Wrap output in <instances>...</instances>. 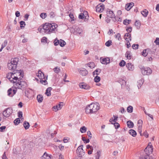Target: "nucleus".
<instances>
[{
	"label": "nucleus",
	"instance_id": "46",
	"mask_svg": "<svg viewBox=\"0 0 159 159\" xmlns=\"http://www.w3.org/2000/svg\"><path fill=\"white\" fill-rule=\"evenodd\" d=\"M82 140L85 143H88L89 142V139H86L84 137H82Z\"/></svg>",
	"mask_w": 159,
	"mask_h": 159
},
{
	"label": "nucleus",
	"instance_id": "18",
	"mask_svg": "<svg viewBox=\"0 0 159 159\" xmlns=\"http://www.w3.org/2000/svg\"><path fill=\"white\" fill-rule=\"evenodd\" d=\"M118 82L121 84L122 88H124L125 86L126 82L123 79H121L118 80Z\"/></svg>",
	"mask_w": 159,
	"mask_h": 159
},
{
	"label": "nucleus",
	"instance_id": "36",
	"mask_svg": "<svg viewBox=\"0 0 159 159\" xmlns=\"http://www.w3.org/2000/svg\"><path fill=\"white\" fill-rule=\"evenodd\" d=\"M59 44L61 47H63L66 44V43L64 40L62 39H60V41Z\"/></svg>",
	"mask_w": 159,
	"mask_h": 159
},
{
	"label": "nucleus",
	"instance_id": "39",
	"mask_svg": "<svg viewBox=\"0 0 159 159\" xmlns=\"http://www.w3.org/2000/svg\"><path fill=\"white\" fill-rule=\"evenodd\" d=\"M100 77L97 75V76L94 77V80L95 82L98 83L100 80Z\"/></svg>",
	"mask_w": 159,
	"mask_h": 159
},
{
	"label": "nucleus",
	"instance_id": "16",
	"mask_svg": "<svg viewBox=\"0 0 159 159\" xmlns=\"http://www.w3.org/2000/svg\"><path fill=\"white\" fill-rule=\"evenodd\" d=\"M99 109V104L96 103V104L93 103V109L92 110V113H94L98 111Z\"/></svg>",
	"mask_w": 159,
	"mask_h": 159
},
{
	"label": "nucleus",
	"instance_id": "8",
	"mask_svg": "<svg viewBox=\"0 0 159 159\" xmlns=\"http://www.w3.org/2000/svg\"><path fill=\"white\" fill-rule=\"evenodd\" d=\"M104 5L103 4L101 3L97 5L96 7V11L101 13L104 10Z\"/></svg>",
	"mask_w": 159,
	"mask_h": 159
},
{
	"label": "nucleus",
	"instance_id": "4",
	"mask_svg": "<svg viewBox=\"0 0 159 159\" xmlns=\"http://www.w3.org/2000/svg\"><path fill=\"white\" fill-rule=\"evenodd\" d=\"M19 61V59L17 58H15L13 59H11V61L10 62L14 64V66L13 67H11V64L8 63L7 66L8 69L10 70H15L16 69L17 67V65L18 62Z\"/></svg>",
	"mask_w": 159,
	"mask_h": 159
},
{
	"label": "nucleus",
	"instance_id": "53",
	"mask_svg": "<svg viewBox=\"0 0 159 159\" xmlns=\"http://www.w3.org/2000/svg\"><path fill=\"white\" fill-rule=\"evenodd\" d=\"M54 70L55 72L58 73L59 72L60 69L58 67H56L54 69Z\"/></svg>",
	"mask_w": 159,
	"mask_h": 159
},
{
	"label": "nucleus",
	"instance_id": "10",
	"mask_svg": "<svg viewBox=\"0 0 159 159\" xmlns=\"http://www.w3.org/2000/svg\"><path fill=\"white\" fill-rule=\"evenodd\" d=\"M110 58L108 57L106 58L101 57L100 58V61L102 64L107 65L110 63Z\"/></svg>",
	"mask_w": 159,
	"mask_h": 159
},
{
	"label": "nucleus",
	"instance_id": "12",
	"mask_svg": "<svg viewBox=\"0 0 159 159\" xmlns=\"http://www.w3.org/2000/svg\"><path fill=\"white\" fill-rule=\"evenodd\" d=\"M71 32L74 34H80L82 32V30L79 28L78 27H75L74 28H72L71 30Z\"/></svg>",
	"mask_w": 159,
	"mask_h": 159
},
{
	"label": "nucleus",
	"instance_id": "31",
	"mask_svg": "<svg viewBox=\"0 0 159 159\" xmlns=\"http://www.w3.org/2000/svg\"><path fill=\"white\" fill-rule=\"evenodd\" d=\"M37 99L38 102L40 103L43 100V97L41 95H39L37 96Z\"/></svg>",
	"mask_w": 159,
	"mask_h": 159
},
{
	"label": "nucleus",
	"instance_id": "61",
	"mask_svg": "<svg viewBox=\"0 0 159 159\" xmlns=\"http://www.w3.org/2000/svg\"><path fill=\"white\" fill-rule=\"evenodd\" d=\"M6 128V126H2L0 127V131L3 132V130H4Z\"/></svg>",
	"mask_w": 159,
	"mask_h": 159
},
{
	"label": "nucleus",
	"instance_id": "52",
	"mask_svg": "<svg viewBox=\"0 0 159 159\" xmlns=\"http://www.w3.org/2000/svg\"><path fill=\"white\" fill-rule=\"evenodd\" d=\"M125 40H126V41H127L128 42H127V48H129L131 46V45H130V43L129 42V41L128 40V39L127 38H125Z\"/></svg>",
	"mask_w": 159,
	"mask_h": 159
},
{
	"label": "nucleus",
	"instance_id": "14",
	"mask_svg": "<svg viewBox=\"0 0 159 159\" xmlns=\"http://www.w3.org/2000/svg\"><path fill=\"white\" fill-rule=\"evenodd\" d=\"M16 92V89L12 90L11 88L9 89L7 91L8 95L10 97H12Z\"/></svg>",
	"mask_w": 159,
	"mask_h": 159
},
{
	"label": "nucleus",
	"instance_id": "24",
	"mask_svg": "<svg viewBox=\"0 0 159 159\" xmlns=\"http://www.w3.org/2000/svg\"><path fill=\"white\" fill-rule=\"evenodd\" d=\"M41 159H51L50 156L48 155L46 152H45L43 155L41 157Z\"/></svg>",
	"mask_w": 159,
	"mask_h": 159
},
{
	"label": "nucleus",
	"instance_id": "58",
	"mask_svg": "<svg viewBox=\"0 0 159 159\" xmlns=\"http://www.w3.org/2000/svg\"><path fill=\"white\" fill-rule=\"evenodd\" d=\"M126 31L128 33L131 32L132 31V27H128L126 30Z\"/></svg>",
	"mask_w": 159,
	"mask_h": 159
},
{
	"label": "nucleus",
	"instance_id": "40",
	"mask_svg": "<svg viewBox=\"0 0 159 159\" xmlns=\"http://www.w3.org/2000/svg\"><path fill=\"white\" fill-rule=\"evenodd\" d=\"M40 17L42 19H44L47 16V14L45 13H42L40 15Z\"/></svg>",
	"mask_w": 159,
	"mask_h": 159
},
{
	"label": "nucleus",
	"instance_id": "7",
	"mask_svg": "<svg viewBox=\"0 0 159 159\" xmlns=\"http://www.w3.org/2000/svg\"><path fill=\"white\" fill-rule=\"evenodd\" d=\"M12 112V109L10 108H8L3 111L2 114L4 117H7L9 116Z\"/></svg>",
	"mask_w": 159,
	"mask_h": 159
},
{
	"label": "nucleus",
	"instance_id": "2",
	"mask_svg": "<svg viewBox=\"0 0 159 159\" xmlns=\"http://www.w3.org/2000/svg\"><path fill=\"white\" fill-rule=\"evenodd\" d=\"M18 75H20V76L23 77V74L22 73L21 70H19V72L10 73L9 75H8L7 78L11 82L13 83L14 84L15 83L17 82V80L19 79H20V77L19 78L17 77Z\"/></svg>",
	"mask_w": 159,
	"mask_h": 159
},
{
	"label": "nucleus",
	"instance_id": "41",
	"mask_svg": "<svg viewBox=\"0 0 159 159\" xmlns=\"http://www.w3.org/2000/svg\"><path fill=\"white\" fill-rule=\"evenodd\" d=\"M20 118H17L14 120V122L15 125H17L20 123Z\"/></svg>",
	"mask_w": 159,
	"mask_h": 159
},
{
	"label": "nucleus",
	"instance_id": "54",
	"mask_svg": "<svg viewBox=\"0 0 159 159\" xmlns=\"http://www.w3.org/2000/svg\"><path fill=\"white\" fill-rule=\"evenodd\" d=\"M7 40H5L4 43H2V44L1 47H3V48H4L7 46Z\"/></svg>",
	"mask_w": 159,
	"mask_h": 159
},
{
	"label": "nucleus",
	"instance_id": "20",
	"mask_svg": "<svg viewBox=\"0 0 159 159\" xmlns=\"http://www.w3.org/2000/svg\"><path fill=\"white\" fill-rule=\"evenodd\" d=\"M126 66L128 70H132L134 68V66L130 63H127L126 65Z\"/></svg>",
	"mask_w": 159,
	"mask_h": 159
},
{
	"label": "nucleus",
	"instance_id": "25",
	"mask_svg": "<svg viewBox=\"0 0 159 159\" xmlns=\"http://www.w3.org/2000/svg\"><path fill=\"white\" fill-rule=\"evenodd\" d=\"M127 124L128 127L130 128H132L134 125L133 123L130 120L127 122Z\"/></svg>",
	"mask_w": 159,
	"mask_h": 159
},
{
	"label": "nucleus",
	"instance_id": "30",
	"mask_svg": "<svg viewBox=\"0 0 159 159\" xmlns=\"http://www.w3.org/2000/svg\"><path fill=\"white\" fill-rule=\"evenodd\" d=\"M148 11L145 9L144 10L142 11L141 13L144 17H146L148 15Z\"/></svg>",
	"mask_w": 159,
	"mask_h": 159
},
{
	"label": "nucleus",
	"instance_id": "9",
	"mask_svg": "<svg viewBox=\"0 0 159 159\" xmlns=\"http://www.w3.org/2000/svg\"><path fill=\"white\" fill-rule=\"evenodd\" d=\"M93 103L88 105L85 109V112L87 114L92 113Z\"/></svg>",
	"mask_w": 159,
	"mask_h": 159
},
{
	"label": "nucleus",
	"instance_id": "17",
	"mask_svg": "<svg viewBox=\"0 0 159 159\" xmlns=\"http://www.w3.org/2000/svg\"><path fill=\"white\" fill-rule=\"evenodd\" d=\"M107 16L109 17H113L115 16V14L113 11L108 9L107 10Z\"/></svg>",
	"mask_w": 159,
	"mask_h": 159
},
{
	"label": "nucleus",
	"instance_id": "33",
	"mask_svg": "<svg viewBox=\"0 0 159 159\" xmlns=\"http://www.w3.org/2000/svg\"><path fill=\"white\" fill-rule=\"evenodd\" d=\"M130 51H127L126 52L125 54L126 57L129 59H131V56L130 55Z\"/></svg>",
	"mask_w": 159,
	"mask_h": 159
},
{
	"label": "nucleus",
	"instance_id": "56",
	"mask_svg": "<svg viewBox=\"0 0 159 159\" xmlns=\"http://www.w3.org/2000/svg\"><path fill=\"white\" fill-rule=\"evenodd\" d=\"M47 39L45 37H43L41 39L42 42L47 43Z\"/></svg>",
	"mask_w": 159,
	"mask_h": 159
},
{
	"label": "nucleus",
	"instance_id": "11",
	"mask_svg": "<svg viewBox=\"0 0 159 159\" xmlns=\"http://www.w3.org/2000/svg\"><path fill=\"white\" fill-rule=\"evenodd\" d=\"M78 71L79 72L80 74L83 76H85L86 75L88 72L87 70L84 68H81L78 69Z\"/></svg>",
	"mask_w": 159,
	"mask_h": 159
},
{
	"label": "nucleus",
	"instance_id": "26",
	"mask_svg": "<svg viewBox=\"0 0 159 159\" xmlns=\"http://www.w3.org/2000/svg\"><path fill=\"white\" fill-rule=\"evenodd\" d=\"M52 89V88L51 87H48L46 89L45 93L48 96H49L51 95V90Z\"/></svg>",
	"mask_w": 159,
	"mask_h": 159
},
{
	"label": "nucleus",
	"instance_id": "32",
	"mask_svg": "<svg viewBox=\"0 0 159 159\" xmlns=\"http://www.w3.org/2000/svg\"><path fill=\"white\" fill-rule=\"evenodd\" d=\"M101 152L100 151H98L95 154L96 159H99V158L101 156Z\"/></svg>",
	"mask_w": 159,
	"mask_h": 159
},
{
	"label": "nucleus",
	"instance_id": "35",
	"mask_svg": "<svg viewBox=\"0 0 159 159\" xmlns=\"http://www.w3.org/2000/svg\"><path fill=\"white\" fill-rule=\"evenodd\" d=\"M133 107L131 106H129L127 109V111L129 113H132L133 111Z\"/></svg>",
	"mask_w": 159,
	"mask_h": 159
},
{
	"label": "nucleus",
	"instance_id": "1",
	"mask_svg": "<svg viewBox=\"0 0 159 159\" xmlns=\"http://www.w3.org/2000/svg\"><path fill=\"white\" fill-rule=\"evenodd\" d=\"M57 24L54 23H46L43 26L44 32L47 34H50L57 27Z\"/></svg>",
	"mask_w": 159,
	"mask_h": 159
},
{
	"label": "nucleus",
	"instance_id": "22",
	"mask_svg": "<svg viewBox=\"0 0 159 159\" xmlns=\"http://www.w3.org/2000/svg\"><path fill=\"white\" fill-rule=\"evenodd\" d=\"M87 13V11H84V13H81L80 14L79 16V18L80 19H83L84 18H86V16L84 15V14L85 15Z\"/></svg>",
	"mask_w": 159,
	"mask_h": 159
},
{
	"label": "nucleus",
	"instance_id": "15",
	"mask_svg": "<svg viewBox=\"0 0 159 159\" xmlns=\"http://www.w3.org/2000/svg\"><path fill=\"white\" fill-rule=\"evenodd\" d=\"M79 85L80 88L84 89L86 90L89 89L90 88V87L89 85L84 83H80Z\"/></svg>",
	"mask_w": 159,
	"mask_h": 159
},
{
	"label": "nucleus",
	"instance_id": "37",
	"mask_svg": "<svg viewBox=\"0 0 159 159\" xmlns=\"http://www.w3.org/2000/svg\"><path fill=\"white\" fill-rule=\"evenodd\" d=\"M47 79V77H46V79H44V80H43V79H41L40 80V82L41 83H42V84L45 85L46 84H47V82L46 81V80Z\"/></svg>",
	"mask_w": 159,
	"mask_h": 159
},
{
	"label": "nucleus",
	"instance_id": "48",
	"mask_svg": "<svg viewBox=\"0 0 159 159\" xmlns=\"http://www.w3.org/2000/svg\"><path fill=\"white\" fill-rule=\"evenodd\" d=\"M42 75H43V73L40 70H39L38 71L37 76L39 78Z\"/></svg>",
	"mask_w": 159,
	"mask_h": 159
},
{
	"label": "nucleus",
	"instance_id": "3",
	"mask_svg": "<svg viewBox=\"0 0 159 159\" xmlns=\"http://www.w3.org/2000/svg\"><path fill=\"white\" fill-rule=\"evenodd\" d=\"M21 80V79L20 78L19 79L17 80V82L13 84L14 86L16 89L17 88L18 89L23 90L27 87V84L25 81H21L20 80Z\"/></svg>",
	"mask_w": 159,
	"mask_h": 159
},
{
	"label": "nucleus",
	"instance_id": "29",
	"mask_svg": "<svg viewBox=\"0 0 159 159\" xmlns=\"http://www.w3.org/2000/svg\"><path fill=\"white\" fill-rule=\"evenodd\" d=\"M134 24L137 29H139L140 27V23L139 20H136Z\"/></svg>",
	"mask_w": 159,
	"mask_h": 159
},
{
	"label": "nucleus",
	"instance_id": "43",
	"mask_svg": "<svg viewBox=\"0 0 159 159\" xmlns=\"http://www.w3.org/2000/svg\"><path fill=\"white\" fill-rule=\"evenodd\" d=\"M131 21V20H127L126 19L123 22V23L125 25H127Z\"/></svg>",
	"mask_w": 159,
	"mask_h": 159
},
{
	"label": "nucleus",
	"instance_id": "34",
	"mask_svg": "<svg viewBox=\"0 0 159 159\" xmlns=\"http://www.w3.org/2000/svg\"><path fill=\"white\" fill-rule=\"evenodd\" d=\"M143 82L142 80H140L137 82V86L139 89L143 84Z\"/></svg>",
	"mask_w": 159,
	"mask_h": 159
},
{
	"label": "nucleus",
	"instance_id": "19",
	"mask_svg": "<svg viewBox=\"0 0 159 159\" xmlns=\"http://www.w3.org/2000/svg\"><path fill=\"white\" fill-rule=\"evenodd\" d=\"M134 3L133 2L130 3L129 4H126L125 6V9L129 11L134 6Z\"/></svg>",
	"mask_w": 159,
	"mask_h": 159
},
{
	"label": "nucleus",
	"instance_id": "5",
	"mask_svg": "<svg viewBox=\"0 0 159 159\" xmlns=\"http://www.w3.org/2000/svg\"><path fill=\"white\" fill-rule=\"evenodd\" d=\"M113 116L114 117V118H111L110 120V122H111L112 124H114L115 128L116 129L119 127L120 126L119 124L118 123L116 122L118 117V116H116L114 115Z\"/></svg>",
	"mask_w": 159,
	"mask_h": 159
},
{
	"label": "nucleus",
	"instance_id": "50",
	"mask_svg": "<svg viewBox=\"0 0 159 159\" xmlns=\"http://www.w3.org/2000/svg\"><path fill=\"white\" fill-rule=\"evenodd\" d=\"M112 42L111 40H109L107 41L105 43V45L107 47H109L111 45Z\"/></svg>",
	"mask_w": 159,
	"mask_h": 159
},
{
	"label": "nucleus",
	"instance_id": "42",
	"mask_svg": "<svg viewBox=\"0 0 159 159\" xmlns=\"http://www.w3.org/2000/svg\"><path fill=\"white\" fill-rule=\"evenodd\" d=\"M88 66L91 68H92L95 67V65L94 62H91L89 63Z\"/></svg>",
	"mask_w": 159,
	"mask_h": 159
},
{
	"label": "nucleus",
	"instance_id": "55",
	"mask_svg": "<svg viewBox=\"0 0 159 159\" xmlns=\"http://www.w3.org/2000/svg\"><path fill=\"white\" fill-rule=\"evenodd\" d=\"M139 45L138 44H134L132 46V48L134 49H137L138 48Z\"/></svg>",
	"mask_w": 159,
	"mask_h": 159
},
{
	"label": "nucleus",
	"instance_id": "64",
	"mask_svg": "<svg viewBox=\"0 0 159 159\" xmlns=\"http://www.w3.org/2000/svg\"><path fill=\"white\" fill-rule=\"evenodd\" d=\"M2 159H8L6 156V152H4L2 156Z\"/></svg>",
	"mask_w": 159,
	"mask_h": 159
},
{
	"label": "nucleus",
	"instance_id": "13",
	"mask_svg": "<svg viewBox=\"0 0 159 159\" xmlns=\"http://www.w3.org/2000/svg\"><path fill=\"white\" fill-rule=\"evenodd\" d=\"M63 103L62 102H60L57 105L54 106L52 108L53 110L55 111H57L61 109L62 108V107L63 106Z\"/></svg>",
	"mask_w": 159,
	"mask_h": 159
},
{
	"label": "nucleus",
	"instance_id": "63",
	"mask_svg": "<svg viewBox=\"0 0 159 159\" xmlns=\"http://www.w3.org/2000/svg\"><path fill=\"white\" fill-rule=\"evenodd\" d=\"M58 148L60 150L62 151L64 149V146H62L61 144H60L58 146Z\"/></svg>",
	"mask_w": 159,
	"mask_h": 159
},
{
	"label": "nucleus",
	"instance_id": "28",
	"mask_svg": "<svg viewBox=\"0 0 159 159\" xmlns=\"http://www.w3.org/2000/svg\"><path fill=\"white\" fill-rule=\"evenodd\" d=\"M83 145L80 146L77 148L76 150V152L77 153H80L83 150Z\"/></svg>",
	"mask_w": 159,
	"mask_h": 159
},
{
	"label": "nucleus",
	"instance_id": "44",
	"mask_svg": "<svg viewBox=\"0 0 159 159\" xmlns=\"http://www.w3.org/2000/svg\"><path fill=\"white\" fill-rule=\"evenodd\" d=\"M101 69H96L95 70V71L93 72V73H94L93 75H95L94 73L95 72H96V74H95L96 75H98L99 74V73H100L101 72Z\"/></svg>",
	"mask_w": 159,
	"mask_h": 159
},
{
	"label": "nucleus",
	"instance_id": "38",
	"mask_svg": "<svg viewBox=\"0 0 159 159\" xmlns=\"http://www.w3.org/2000/svg\"><path fill=\"white\" fill-rule=\"evenodd\" d=\"M87 128L85 126L81 127L80 129V131L82 133H84L86 131Z\"/></svg>",
	"mask_w": 159,
	"mask_h": 159
},
{
	"label": "nucleus",
	"instance_id": "45",
	"mask_svg": "<svg viewBox=\"0 0 159 159\" xmlns=\"http://www.w3.org/2000/svg\"><path fill=\"white\" fill-rule=\"evenodd\" d=\"M20 27L21 28H24L25 27V22L23 21H21L20 22Z\"/></svg>",
	"mask_w": 159,
	"mask_h": 159
},
{
	"label": "nucleus",
	"instance_id": "49",
	"mask_svg": "<svg viewBox=\"0 0 159 159\" xmlns=\"http://www.w3.org/2000/svg\"><path fill=\"white\" fill-rule=\"evenodd\" d=\"M22 115H23V113H22V111H20L18 112V116L19 118H21V120L23 119V118H22L23 117Z\"/></svg>",
	"mask_w": 159,
	"mask_h": 159
},
{
	"label": "nucleus",
	"instance_id": "27",
	"mask_svg": "<svg viewBox=\"0 0 159 159\" xmlns=\"http://www.w3.org/2000/svg\"><path fill=\"white\" fill-rule=\"evenodd\" d=\"M23 125L25 129H28L30 126L29 123L26 121L24 122Z\"/></svg>",
	"mask_w": 159,
	"mask_h": 159
},
{
	"label": "nucleus",
	"instance_id": "6",
	"mask_svg": "<svg viewBox=\"0 0 159 159\" xmlns=\"http://www.w3.org/2000/svg\"><path fill=\"white\" fill-rule=\"evenodd\" d=\"M141 72L142 74L144 75H149L151 74L152 71L149 67L145 68L143 67L141 68Z\"/></svg>",
	"mask_w": 159,
	"mask_h": 159
},
{
	"label": "nucleus",
	"instance_id": "21",
	"mask_svg": "<svg viewBox=\"0 0 159 159\" xmlns=\"http://www.w3.org/2000/svg\"><path fill=\"white\" fill-rule=\"evenodd\" d=\"M150 51V49H144L142 52V55L144 57H146L147 56L148 52Z\"/></svg>",
	"mask_w": 159,
	"mask_h": 159
},
{
	"label": "nucleus",
	"instance_id": "23",
	"mask_svg": "<svg viewBox=\"0 0 159 159\" xmlns=\"http://www.w3.org/2000/svg\"><path fill=\"white\" fill-rule=\"evenodd\" d=\"M129 133L133 137H135L137 135L136 132L132 129H130L129 131Z\"/></svg>",
	"mask_w": 159,
	"mask_h": 159
},
{
	"label": "nucleus",
	"instance_id": "59",
	"mask_svg": "<svg viewBox=\"0 0 159 159\" xmlns=\"http://www.w3.org/2000/svg\"><path fill=\"white\" fill-rule=\"evenodd\" d=\"M116 38H118V39L119 40H120V39H121V38L120 37V34L119 33H118L116 35Z\"/></svg>",
	"mask_w": 159,
	"mask_h": 159
},
{
	"label": "nucleus",
	"instance_id": "60",
	"mask_svg": "<svg viewBox=\"0 0 159 159\" xmlns=\"http://www.w3.org/2000/svg\"><path fill=\"white\" fill-rule=\"evenodd\" d=\"M49 15H50V16L51 18H53V17H54V16H55L54 13L52 12H51L49 14Z\"/></svg>",
	"mask_w": 159,
	"mask_h": 159
},
{
	"label": "nucleus",
	"instance_id": "51",
	"mask_svg": "<svg viewBox=\"0 0 159 159\" xmlns=\"http://www.w3.org/2000/svg\"><path fill=\"white\" fill-rule=\"evenodd\" d=\"M129 33H127L125 34L124 37H125L126 36L127 37H128L129 38V40L130 41L131 40V37L130 34Z\"/></svg>",
	"mask_w": 159,
	"mask_h": 159
},
{
	"label": "nucleus",
	"instance_id": "47",
	"mask_svg": "<svg viewBox=\"0 0 159 159\" xmlns=\"http://www.w3.org/2000/svg\"><path fill=\"white\" fill-rule=\"evenodd\" d=\"M125 64V62L124 60H122L119 63V66H120L123 67L124 66Z\"/></svg>",
	"mask_w": 159,
	"mask_h": 159
},
{
	"label": "nucleus",
	"instance_id": "57",
	"mask_svg": "<svg viewBox=\"0 0 159 159\" xmlns=\"http://www.w3.org/2000/svg\"><path fill=\"white\" fill-rule=\"evenodd\" d=\"M154 43L157 45H159V38H157L154 41Z\"/></svg>",
	"mask_w": 159,
	"mask_h": 159
},
{
	"label": "nucleus",
	"instance_id": "62",
	"mask_svg": "<svg viewBox=\"0 0 159 159\" xmlns=\"http://www.w3.org/2000/svg\"><path fill=\"white\" fill-rule=\"evenodd\" d=\"M59 43L60 41L58 40L57 41L56 40H55L54 41V45L55 46L59 44Z\"/></svg>",
	"mask_w": 159,
	"mask_h": 159
}]
</instances>
